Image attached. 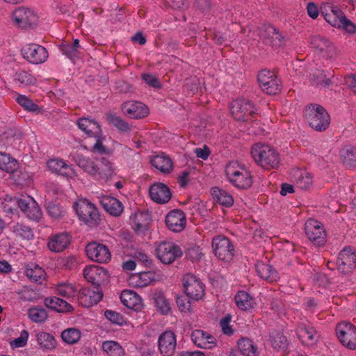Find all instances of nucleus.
Returning a JSON list of instances; mask_svg holds the SVG:
<instances>
[{"label": "nucleus", "instance_id": "nucleus-1", "mask_svg": "<svg viewBox=\"0 0 356 356\" xmlns=\"http://www.w3.org/2000/svg\"><path fill=\"white\" fill-rule=\"evenodd\" d=\"M251 154L254 161L266 169L276 168L280 163L279 154L269 145L255 143L251 149Z\"/></svg>", "mask_w": 356, "mask_h": 356}, {"label": "nucleus", "instance_id": "nucleus-2", "mask_svg": "<svg viewBox=\"0 0 356 356\" xmlns=\"http://www.w3.org/2000/svg\"><path fill=\"white\" fill-rule=\"evenodd\" d=\"M225 174L229 182L238 188L247 189L252 184L250 171L238 161L229 162L226 165Z\"/></svg>", "mask_w": 356, "mask_h": 356}, {"label": "nucleus", "instance_id": "nucleus-3", "mask_svg": "<svg viewBox=\"0 0 356 356\" xmlns=\"http://www.w3.org/2000/svg\"><path fill=\"white\" fill-rule=\"evenodd\" d=\"M79 218L89 226H96L100 222V215L94 204L86 199H79L73 205Z\"/></svg>", "mask_w": 356, "mask_h": 356}, {"label": "nucleus", "instance_id": "nucleus-4", "mask_svg": "<svg viewBox=\"0 0 356 356\" xmlns=\"http://www.w3.org/2000/svg\"><path fill=\"white\" fill-rule=\"evenodd\" d=\"M305 116L309 126L316 131H323L329 127L330 116L321 106H309L306 109Z\"/></svg>", "mask_w": 356, "mask_h": 356}, {"label": "nucleus", "instance_id": "nucleus-5", "mask_svg": "<svg viewBox=\"0 0 356 356\" xmlns=\"http://www.w3.org/2000/svg\"><path fill=\"white\" fill-rule=\"evenodd\" d=\"M182 284L186 295L191 300L198 301L204 296V284L195 275L190 273L185 275Z\"/></svg>", "mask_w": 356, "mask_h": 356}, {"label": "nucleus", "instance_id": "nucleus-6", "mask_svg": "<svg viewBox=\"0 0 356 356\" xmlns=\"http://www.w3.org/2000/svg\"><path fill=\"white\" fill-rule=\"evenodd\" d=\"M156 252L159 259L165 264H172L183 254L179 245L169 241L160 243L156 247Z\"/></svg>", "mask_w": 356, "mask_h": 356}, {"label": "nucleus", "instance_id": "nucleus-7", "mask_svg": "<svg viewBox=\"0 0 356 356\" xmlns=\"http://www.w3.org/2000/svg\"><path fill=\"white\" fill-rule=\"evenodd\" d=\"M337 336L340 342L350 350L356 349V327L350 323L343 321L336 327Z\"/></svg>", "mask_w": 356, "mask_h": 356}, {"label": "nucleus", "instance_id": "nucleus-8", "mask_svg": "<svg viewBox=\"0 0 356 356\" xmlns=\"http://www.w3.org/2000/svg\"><path fill=\"white\" fill-rule=\"evenodd\" d=\"M258 81L262 91L268 95H276L281 90L280 81L273 72L261 70L258 74Z\"/></svg>", "mask_w": 356, "mask_h": 356}, {"label": "nucleus", "instance_id": "nucleus-9", "mask_svg": "<svg viewBox=\"0 0 356 356\" xmlns=\"http://www.w3.org/2000/svg\"><path fill=\"white\" fill-rule=\"evenodd\" d=\"M212 246L215 255L220 260L229 261L234 256V249L227 238L217 236L213 238Z\"/></svg>", "mask_w": 356, "mask_h": 356}, {"label": "nucleus", "instance_id": "nucleus-10", "mask_svg": "<svg viewBox=\"0 0 356 356\" xmlns=\"http://www.w3.org/2000/svg\"><path fill=\"white\" fill-rule=\"evenodd\" d=\"M15 24L22 28L27 29L35 26L38 22V15L29 8L20 7L13 13Z\"/></svg>", "mask_w": 356, "mask_h": 356}, {"label": "nucleus", "instance_id": "nucleus-11", "mask_svg": "<svg viewBox=\"0 0 356 356\" xmlns=\"http://www.w3.org/2000/svg\"><path fill=\"white\" fill-rule=\"evenodd\" d=\"M305 233L314 244L322 246L325 242V230L323 225L316 220L309 219L305 223Z\"/></svg>", "mask_w": 356, "mask_h": 356}, {"label": "nucleus", "instance_id": "nucleus-12", "mask_svg": "<svg viewBox=\"0 0 356 356\" xmlns=\"http://www.w3.org/2000/svg\"><path fill=\"white\" fill-rule=\"evenodd\" d=\"M24 58L29 62L33 64L44 63L48 58L47 49L37 44H29L22 49Z\"/></svg>", "mask_w": 356, "mask_h": 356}, {"label": "nucleus", "instance_id": "nucleus-13", "mask_svg": "<svg viewBox=\"0 0 356 356\" xmlns=\"http://www.w3.org/2000/svg\"><path fill=\"white\" fill-rule=\"evenodd\" d=\"M337 266L339 272L348 274L356 266V254L350 247H346L339 254Z\"/></svg>", "mask_w": 356, "mask_h": 356}, {"label": "nucleus", "instance_id": "nucleus-14", "mask_svg": "<svg viewBox=\"0 0 356 356\" xmlns=\"http://www.w3.org/2000/svg\"><path fill=\"white\" fill-rule=\"evenodd\" d=\"M86 252L90 259L99 263H106L111 257L108 248L97 242L88 243L86 247Z\"/></svg>", "mask_w": 356, "mask_h": 356}, {"label": "nucleus", "instance_id": "nucleus-15", "mask_svg": "<svg viewBox=\"0 0 356 356\" xmlns=\"http://www.w3.org/2000/svg\"><path fill=\"white\" fill-rule=\"evenodd\" d=\"M231 113L238 121H247L254 113L252 104L245 99H237L231 104Z\"/></svg>", "mask_w": 356, "mask_h": 356}, {"label": "nucleus", "instance_id": "nucleus-16", "mask_svg": "<svg viewBox=\"0 0 356 356\" xmlns=\"http://www.w3.org/2000/svg\"><path fill=\"white\" fill-rule=\"evenodd\" d=\"M78 299L81 305L86 307L97 304L103 297V293L97 286L84 288L77 294Z\"/></svg>", "mask_w": 356, "mask_h": 356}, {"label": "nucleus", "instance_id": "nucleus-17", "mask_svg": "<svg viewBox=\"0 0 356 356\" xmlns=\"http://www.w3.org/2000/svg\"><path fill=\"white\" fill-rule=\"evenodd\" d=\"M159 349L163 356L174 355L177 346L176 336L172 331L163 332L158 340Z\"/></svg>", "mask_w": 356, "mask_h": 356}, {"label": "nucleus", "instance_id": "nucleus-18", "mask_svg": "<svg viewBox=\"0 0 356 356\" xmlns=\"http://www.w3.org/2000/svg\"><path fill=\"white\" fill-rule=\"evenodd\" d=\"M123 113L134 119H141L149 115V108L142 102L129 101L122 106Z\"/></svg>", "mask_w": 356, "mask_h": 356}, {"label": "nucleus", "instance_id": "nucleus-19", "mask_svg": "<svg viewBox=\"0 0 356 356\" xmlns=\"http://www.w3.org/2000/svg\"><path fill=\"white\" fill-rule=\"evenodd\" d=\"M309 42L311 46L323 57L330 58L335 54L334 45L323 36L314 35L310 38Z\"/></svg>", "mask_w": 356, "mask_h": 356}, {"label": "nucleus", "instance_id": "nucleus-20", "mask_svg": "<svg viewBox=\"0 0 356 356\" xmlns=\"http://www.w3.org/2000/svg\"><path fill=\"white\" fill-rule=\"evenodd\" d=\"M165 224L174 232H180L186 227V220L184 213L179 209L170 211L165 217Z\"/></svg>", "mask_w": 356, "mask_h": 356}, {"label": "nucleus", "instance_id": "nucleus-21", "mask_svg": "<svg viewBox=\"0 0 356 356\" xmlns=\"http://www.w3.org/2000/svg\"><path fill=\"white\" fill-rule=\"evenodd\" d=\"M71 237L67 232L51 235L47 242L48 249L53 252H61L70 245Z\"/></svg>", "mask_w": 356, "mask_h": 356}, {"label": "nucleus", "instance_id": "nucleus-22", "mask_svg": "<svg viewBox=\"0 0 356 356\" xmlns=\"http://www.w3.org/2000/svg\"><path fill=\"white\" fill-rule=\"evenodd\" d=\"M297 334L301 342L307 346L315 345L319 339V334L314 328L305 323L298 325Z\"/></svg>", "mask_w": 356, "mask_h": 356}, {"label": "nucleus", "instance_id": "nucleus-23", "mask_svg": "<svg viewBox=\"0 0 356 356\" xmlns=\"http://www.w3.org/2000/svg\"><path fill=\"white\" fill-rule=\"evenodd\" d=\"M151 199L158 204L167 203L171 198V193L168 187L163 183H155L149 189Z\"/></svg>", "mask_w": 356, "mask_h": 356}, {"label": "nucleus", "instance_id": "nucleus-24", "mask_svg": "<svg viewBox=\"0 0 356 356\" xmlns=\"http://www.w3.org/2000/svg\"><path fill=\"white\" fill-rule=\"evenodd\" d=\"M85 279L95 286L99 287L100 284L107 277L106 270L97 266L86 267L83 270Z\"/></svg>", "mask_w": 356, "mask_h": 356}, {"label": "nucleus", "instance_id": "nucleus-25", "mask_svg": "<svg viewBox=\"0 0 356 356\" xmlns=\"http://www.w3.org/2000/svg\"><path fill=\"white\" fill-rule=\"evenodd\" d=\"M264 42L274 48H279L284 44V38L273 26H268L261 32Z\"/></svg>", "mask_w": 356, "mask_h": 356}, {"label": "nucleus", "instance_id": "nucleus-26", "mask_svg": "<svg viewBox=\"0 0 356 356\" xmlns=\"http://www.w3.org/2000/svg\"><path fill=\"white\" fill-rule=\"evenodd\" d=\"M47 168L51 172L65 177H72L74 171L71 165L67 164L63 159H52L47 161Z\"/></svg>", "mask_w": 356, "mask_h": 356}, {"label": "nucleus", "instance_id": "nucleus-27", "mask_svg": "<svg viewBox=\"0 0 356 356\" xmlns=\"http://www.w3.org/2000/svg\"><path fill=\"white\" fill-rule=\"evenodd\" d=\"M120 300L124 306L135 311H139L143 307L140 296L131 290H124L120 295Z\"/></svg>", "mask_w": 356, "mask_h": 356}, {"label": "nucleus", "instance_id": "nucleus-28", "mask_svg": "<svg viewBox=\"0 0 356 356\" xmlns=\"http://www.w3.org/2000/svg\"><path fill=\"white\" fill-rule=\"evenodd\" d=\"M79 128L88 136L95 137L102 132L99 123L88 118H82L77 121Z\"/></svg>", "mask_w": 356, "mask_h": 356}, {"label": "nucleus", "instance_id": "nucleus-29", "mask_svg": "<svg viewBox=\"0 0 356 356\" xmlns=\"http://www.w3.org/2000/svg\"><path fill=\"white\" fill-rule=\"evenodd\" d=\"M191 339L197 346L201 348L210 349L215 344L214 338L211 335L200 330L192 332Z\"/></svg>", "mask_w": 356, "mask_h": 356}, {"label": "nucleus", "instance_id": "nucleus-30", "mask_svg": "<svg viewBox=\"0 0 356 356\" xmlns=\"http://www.w3.org/2000/svg\"><path fill=\"white\" fill-rule=\"evenodd\" d=\"M256 271L258 275L268 282H275L278 279V273L273 267L262 261H258L255 265Z\"/></svg>", "mask_w": 356, "mask_h": 356}, {"label": "nucleus", "instance_id": "nucleus-31", "mask_svg": "<svg viewBox=\"0 0 356 356\" xmlns=\"http://www.w3.org/2000/svg\"><path fill=\"white\" fill-rule=\"evenodd\" d=\"M57 295H59L70 301H72L77 293V288L75 284L69 282H59L54 286Z\"/></svg>", "mask_w": 356, "mask_h": 356}, {"label": "nucleus", "instance_id": "nucleus-32", "mask_svg": "<svg viewBox=\"0 0 356 356\" xmlns=\"http://www.w3.org/2000/svg\"><path fill=\"white\" fill-rule=\"evenodd\" d=\"M35 339L39 348L43 350H52L56 347V339L48 332H38L35 334Z\"/></svg>", "mask_w": 356, "mask_h": 356}, {"label": "nucleus", "instance_id": "nucleus-33", "mask_svg": "<svg viewBox=\"0 0 356 356\" xmlns=\"http://www.w3.org/2000/svg\"><path fill=\"white\" fill-rule=\"evenodd\" d=\"M100 202L104 209L111 215L120 216L123 211L122 203L115 197H103Z\"/></svg>", "mask_w": 356, "mask_h": 356}, {"label": "nucleus", "instance_id": "nucleus-34", "mask_svg": "<svg viewBox=\"0 0 356 356\" xmlns=\"http://www.w3.org/2000/svg\"><path fill=\"white\" fill-rule=\"evenodd\" d=\"M44 305L58 312H69L72 310V307L70 303L56 296L46 298Z\"/></svg>", "mask_w": 356, "mask_h": 356}, {"label": "nucleus", "instance_id": "nucleus-35", "mask_svg": "<svg viewBox=\"0 0 356 356\" xmlns=\"http://www.w3.org/2000/svg\"><path fill=\"white\" fill-rule=\"evenodd\" d=\"M97 175L104 181L108 180L113 174L112 163L106 158L97 159Z\"/></svg>", "mask_w": 356, "mask_h": 356}, {"label": "nucleus", "instance_id": "nucleus-36", "mask_svg": "<svg viewBox=\"0 0 356 356\" xmlns=\"http://www.w3.org/2000/svg\"><path fill=\"white\" fill-rule=\"evenodd\" d=\"M131 220L134 229L136 232H142L147 229L150 217L148 213L138 212L131 216Z\"/></svg>", "mask_w": 356, "mask_h": 356}, {"label": "nucleus", "instance_id": "nucleus-37", "mask_svg": "<svg viewBox=\"0 0 356 356\" xmlns=\"http://www.w3.org/2000/svg\"><path fill=\"white\" fill-rule=\"evenodd\" d=\"M153 280V275L150 272H143L132 275L129 279L130 285L143 288L149 285Z\"/></svg>", "mask_w": 356, "mask_h": 356}, {"label": "nucleus", "instance_id": "nucleus-38", "mask_svg": "<svg viewBox=\"0 0 356 356\" xmlns=\"http://www.w3.org/2000/svg\"><path fill=\"white\" fill-rule=\"evenodd\" d=\"M151 163L162 172H169L172 170L171 159L163 154L154 156L151 159Z\"/></svg>", "mask_w": 356, "mask_h": 356}, {"label": "nucleus", "instance_id": "nucleus-39", "mask_svg": "<svg viewBox=\"0 0 356 356\" xmlns=\"http://www.w3.org/2000/svg\"><path fill=\"white\" fill-rule=\"evenodd\" d=\"M294 183L300 189L307 190L312 184L311 175L305 171L297 170L293 174Z\"/></svg>", "mask_w": 356, "mask_h": 356}, {"label": "nucleus", "instance_id": "nucleus-40", "mask_svg": "<svg viewBox=\"0 0 356 356\" xmlns=\"http://www.w3.org/2000/svg\"><path fill=\"white\" fill-rule=\"evenodd\" d=\"M152 298L156 307L161 314H167L170 312V304L163 291H155L152 295Z\"/></svg>", "mask_w": 356, "mask_h": 356}, {"label": "nucleus", "instance_id": "nucleus-41", "mask_svg": "<svg viewBox=\"0 0 356 356\" xmlns=\"http://www.w3.org/2000/svg\"><path fill=\"white\" fill-rule=\"evenodd\" d=\"M237 307L241 310H249L254 305V298L245 291H239L235 296Z\"/></svg>", "mask_w": 356, "mask_h": 356}, {"label": "nucleus", "instance_id": "nucleus-42", "mask_svg": "<svg viewBox=\"0 0 356 356\" xmlns=\"http://www.w3.org/2000/svg\"><path fill=\"white\" fill-rule=\"evenodd\" d=\"M26 275L31 281L38 283H41L45 278L44 270L35 264L27 265L26 268Z\"/></svg>", "mask_w": 356, "mask_h": 356}, {"label": "nucleus", "instance_id": "nucleus-43", "mask_svg": "<svg viewBox=\"0 0 356 356\" xmlns=\"http://www.w3.org/2000/svg\"><path fill=\"white\" fill-rule=\"evenodd\" d=\"M211 195L215 201L225 207H231L234 203L232 196L225 191L217 187L211 189Z\"/></svg>", "mask_w": 356, "mask_h": 356}, {"label": "nucleus", "instance_id": "nucleus-44", "mask_svg": "<svg viewBox=\"0 0 356 356\" xmlns=\"http://www.w3.org/2000/svg\"><path fill=\"white\" fill-rule=\"evenodd\" d=\"M60 49L64 55L72 60L79 57L81 47L79 44V40L74 39L72 44H63Z\"/></svg>", "mask_w": 356, "mask_h": 356}, {"label": "nucleus", "instance_id": "nucleus-45", "mask_svg": "<svg viewBox=\"0 0 356 356\" xmlns=\"http://www.w3.org/2000/svg\"><path fill=\"white\" fill-rule=\"evenodd\" d=\"M343 163L349 167L356 164V148L353 146H345L340 152Z\"/></svg>", "mask_w": 356, "mask_h": 356}, {"label": "nucleus", "instance_id": "nucleus-46", "mask_svg": "<svg viewBox=\"0 0 356 356\" xmlns=\"http://www.w3.org/2000/svg\"><path fill=\"white\" fill-rule=\"evenodd\" d=\"M81 331L74 327H70L64 330L61 332L60 335L63 341L68 345H73L78 343L81 338Z\"/></svg>", "mask_w": 356, "mask_h": 356}, {"label": "nucleus", "instance_id": "nucleus-47", "mask_svg": "<svg viewBox=\"0 0 356 356\" xmlns=\"http://www.w3.org/2000/svg\"><path fill=\"white\" fill-rule=\"evenodd\" d=\"M76 162L87 173L91 175H97V160L93 161L83 156H78L76 158Z\"/></svg>", "mask_w": 356, "mask_h": 356}, {"label": "nucleus", "instance_id": "nucleus-48", "mask_svg": "<svg viewBox=\"0 0 356 356\" xmlns=\"http://www.w3.org/2000/svg\"><path fill=\"white\" fill-rule=\"evenodd\" d=\"M102 348L108 356H124V355L122 347L114 341H104Z\"/></svg>", "mask_w": 356, "mask_h": 356}, {"label": "nucleus", "instance_id": "nucleus-49", "mask_svg": "<svg viewBox=\"0 0 356 356\" xmlns=\"http://www.w3.org/2000/svg\"><path fill=\"white\" fill-rule=\"evenodd\" d=\"M17 168V162L11 158L8 154L0 152V169L8 172H13Z\"/></svg>", "mask_w": 356, "mask_h": 356}, {"label": "nucleus", "instance_id": "nucleus-50", "mask_svg": "<svg viewBox=\"0 0 356 356\" xmlns=\"http://www.w3.org/2000/svg\"><path fill=\"white\" fill-rule=\"evenodd\" d=\"M17 103L26 111L36 114L42 113V108L25 95H19L16 99Z\"/></svg>", "mask_w": 356, "mask_h": 356}, {"label": "nucleus", "instance_id": "nucleus-51", "mask_svg": "<svg viewBox=\"0 0 356 356\" xmlns=\"http://www.w3.org/2000/svg\"><path fill=\"white\" fill-rule=\"evenodd\" d=\"M12 232L23 239L31 240L33 238L31 229L22 223H15L11 227Z\"/></svg>", "mask_w": 356, "mask_h": 356}, {"label": "nucleus", "instance_id": "nucleus-52", "mask_svg": "<svg viewBox=\"0 0 356 356\" xmlns=\"http://www.w3.org/2000/svg\"><path fill=\"white\" fill-rule=\"evenodd\" d=\"M238 347L241 353L245 356H256L257 347L252 341L248 339H242L238 342Z\"/></svg>", "mask_w": 356, "mask_h": 356}, {"label": "nucleus", "instance_id": "nucleus-53", "mask_svg": "<svg viewBox=\"0 0 356 356\" xmlns=\"http://www.w3.org/2000/svg\"><path fill=\"white\" fill-rule=\"evenodd\" d=\"M270 343L274 349H284L287 346V340L280 331H274L270 334Z\"/></svg>", "mask_w": 356, "mask_h": 356}, {"label": "nucleus", "instance_id": "nucleus-54", "mask_svg": "<svg viewBox=\"0 0 356 356\" xmlns=\"http://www.w3.org/2000/svg\"><path fill=\"white\" fill-rule=\"evenodd\" d=\"M14 81L24 86L34 85L36 82L35 77L24 70L16 72L14 76Z\"/></svg>", "mask_w": 356, "mask_h": 356}, {"label": "nucleus", "instance_id": "nucleus-55", "mask_svg": "<svg viewBox=\"0 0 356 356\" xmlns=\"http://www.w3.org/2000/svg\"><path fill=\"white\" fill-rule=\"evenodd\" d=\"M311 81L313 84L317 86H328L331 83L330 78L327 77L324 72L320 70H316L311 74Z\"/></svg>", "mask_w": 356, "mask_h": 356}, {"label": "nucleus", "instance_id": "nucleus-56", "mask_svg": "<svg viewBox=\"0 0 356 356\" xmlns=\"http://www.w3.org/2000/svg\"><path fill=\"white\" fill-rule=\"evenodd\" d=\"M106 120L120 131L126 132L131 130L129 124L119 116L109 113L106 115Z\"/></svg>", "mask_w": 356, "mask_h": 356}, {"label": "nucleus", "instance_id": "nucleus-57", "mask_svg": "<svg viewBox=\"0 0 356 356\" xmlns=\"http://www.w3.org/2000/svg\"><path fill=\"white\" fill-rule=\"evenodd\" d=\"M46 209L48 214L55 219L60 218L65 214V209L54 202H49L47 204Z\"/></svg>", "mask_w": 356, "mask_h": 356}, {"label": "nucleus", "instance_id": "nucleus-58", "mask_svg": "<svg viewBox=\"0 0 356 356\" xmlns=\"http://www.w3.org/2000/svg\"><path fill=\"white\" fill-rule=\"evenodd\" d=\"M96 139L95 143L91 148V152L99 154H107L109 153L108 149L103 145V141L105 140V136L102 132L100 134L94 137Z\"/></svg>", "mask_w": 356, "mask_h": 356}, {"label": "nucleus", "instance_id": "nucleus-59", "mask_svg": "<svg viewBox=\"0 0 356 356\" xmlns=\"http://www.w3.org/2000/svg\"><path fill=\"white\" fill-rule=\"evenodd\" d=\"M29 316L34 322L44 321L47 318V314L44 309L33 307L29 310Z\"/></svg>", "mask_w": 356, "mask_h": 356}, {"label": "nucleus", "instance_id": "nucleus-60", "mask_svg": "<svg viewBox=\"0 0 356 356\" xmlns=\"http://www.w3.org/2000/svg\"><path fill=\"white\" fill-rule=\"evenodd\" d=\"M25 214L29 218L35 221H39L42 216L41 209L35 200L31 202L30 207Z\"/></svg>", "mask_w": 356, "mask_h": 356}, {"label": "nucleus", "instance_id": "nucleus-61", "mask_svg": "<svg viewBox=\"0 0 356 356\" xmlns=\"http://www.w3.org/2000/svg\"><path fill=\"white\" fill-rule=\"evenodd\" d=\"M29 332L26 330H23L19 337L15 339L10 342V345L13 348L24 347L28 341Z\"/></svg>", "mask_w": 356, "mask_h": 356}, {"label": "nucleus", "instance_id": "nucleus-62", "mask_svg": "<svg viewBox=\"0 0 356 356\" xmlns=\"http://www.w3.org/2000/svg\"><path fill=\"white\" fill-rule=\"evenodd\" d=\"M177 305L179 309L184 313H190L191 312V301L187 298L180 296L177 298Z\"/></svg>", "mask_w": 356, "mask_h": 356}, {"label": "nucleus", "instance_id": "nucleus-63", "mask_svg": "<svg viewBox=\"0 0 356 356\" xmlns=\"http://www.w3.org/2000/svg\"><path fill=\"white\" fill-rule=\"evenodd\" d=\"M105 316L107 319L111 321L112 323L121 325L123 323L122 316L115 312L111 310H107L105 312Z\"/></svg>", "mask_w": 356, "mask_h": 356}, {"label": "nucleus", "instance_id": "nucleus-64", "mask_svg": "<svg viewBox=\"0 0 356 356\" xmlns=\"http://www.w3.org/2000/svg\"><path fill=\"white\" fill-rule=\"evenodd\" d=\"M346 32L349 33H356V25L348 19L346 17H344L341 19V27Z\"/></svg>", "mask_w": 356, "mask_h": 356}]
</instances>
